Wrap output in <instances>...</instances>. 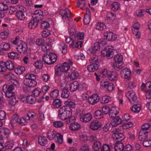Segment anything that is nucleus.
Masks as SVG:
<instances>
[{
	"instance_id": "a18cd8bd",
	"label": "nucleus",
	"mask_w": 151,
	"mask_h": 151,
	"mask_svg": "<svg viewBox=\"0 0 151 151\" xmlns=\"http://www.w3.org/2000/svg\"><path fill=\"white\" fill-rule=\"evenodd\" d=\"M36 116V114L33 112H29L25 117V118L27 120H29L32 121L33 119Z\"/></svg>"
},
{
	"instance_id": "c756f323",
	"label": "nucleus",
	"mask_w": 151,
	"mask_h": 151,
	"mask_svg": "<svg viewBox=\"0 0 151 151\" xmlns=\"http://www.w3.org/2000/svg\"><path fill=\"white\" fill-rule=\"evenodd\" d=\"M108 78L110 80L115 81L118 79V75L115 72H110L109 74Z\"/></svg>"
},
{
	"instance_id": "0eeeda50",
	"label": "nucleus",
	"mask_w": 151,
	"mask_h": 151,
	"mask_svg": "<svg viewBox=\"0 0 151 151\" xmlns=\"http://www.w3.org/2000/svg\"><path fill=\"white\" fill-rule=\"evenodd\" d=\"M12 121L14 123H18L22 125H26L27 124V122L24 118L22 117L19 118L18 115L15 114L13 115Z\"/></svg>"
},
{
	"instance_id": "338daca9",
	"label": "nucleus",
	"mask_w": 151,
	"mask_h": 151,
	"mask_svg": "<svg viewBox=\"0 0 151 151\" xmlns=\"http://www.w3.org/2000/svg\"><path fill=\"white\" fill-rule=\"evenodd\" d=\"M110 71H109L107 69H104L102 70L100 75L102 76L103 77H108L109 75V73H110Z\"/></svg>"
},
{
	"instance_id": "4468645a",
	"label": "nucleus",
	"mask_w": 151,
	"mask_h": 151,
	"mask_svg": "<svg viewBox=\"0 0 151 151\" xmlns=\"http://www.w3.org/2000/svg\"><path fill=\"white\" fill-rule=\"evenodd\" d=\"M73 63L70 60H69L67 62H64L60 66L63 72H65L70 69V66L73 65Z\"/></svg>"
},
{
	"instance_id": "bb28decb",
	"label": "nucleus",
	"mask_w": 151,
	"mask_h": 151,
	"mask_svg": "<svg viewBox=\"0 0 151 151\" xmlns=\"http://www.w3.org/2000/svg\"><path fill=\"white\" fill-rule=\"evenodd\" d=\"M10 133V131L7 128L2 127L0 129V136L7 137Z\"/></svg>"
},
{
	"instance_id": "3c124183",
	"label": "nucleus",
	"mask_w": 151,
	"mask_h": 151,
	"mask_svg": "<svg viewBox=\"0 0 151 151\" xmlns=\"http://www.w3.org/2000/svg\"><path fill=\"white\" fill-rule=\"evenodd\" d=\"M59 95L58 90L55 89L52 91L50 94L51 98L52 99H54L57 98Z\"/></svg>"
},
{
	"instance_id": "39448f33",
	"label": "nucleus",
	"mask_w": 151,
	"mask_h": 151,
	"mask_svg": "<svg viewBox=\"0 0 151 151\" xmlns=\"http://www.w3.org/2000/svg\"><path fill=\"white\" fill-rule=\"evenodd\" d=\"M146 92V98L147 99L151 98V82H147L145 84L144 83L142 84L141 85V90H144Z\"/></svg>"
},
{
	"instance_id": "f3484780",
	"label": "nucleus",
	"mask_w": 151,
	"mask_h": 151,
	"mask_svg": "<svg viewBox=\"0 0 151 151\" xmlns=\"http://www.w3.org/2000/svg\"><path fill=\"white\" fill-rule=\"evenodd\" d=\"M4 77L8 80H14V82L13 83V84L15 86H17L19 85L18 82L16 79V76L12 73L9 72L7 73L5 75Z\"/></svg>"
},
{
	"instance_id": "7c9ffc66",
	"label": "nucleus",
	"mask_w": 151,
	"mask_h": 151,
	"mask_svg": "<svg viewBox=\"0 0 151 151\" xmlns=\"http://www.w3.org/2000/svg\"><path fill=\"white\" fill-rule=\"evenodd\" d=\"M58 46L59 49L63 53L65 54L67 52L68 46L65 43L62 42H60Z\"/></svg>"
},
{
	"instance_id": "72a5a7b5",
	"label": "nucleus",
	"mask_w": 151,
	"mask_h": 151,
	"mask_svg": "<svg viewBox=\"0 0 151 151\" xmlns=\"http://www.w3.org/2000/svg\"><path fill=\"white\" fill-rule=\"evenodd\" d=\"M38 141L39 143L42 146H45L47 143V140L45 137L41 136L38 137Z\"/></svg>"
},
{
	"instance_id": "cd10ccee",
	"label": "nucleus",
	"mask_w": 151,
	"mask_h": 151,
	"mask_svg": "<svg viewBox=\"0 0 151 151\" xmlns=\"http://www.w3.org/2000/svg\"><path fill=\"white\" fill-rule=\"evenodd\" d=\"M79 87L78 83L75 81L70 83V90L72 91H74L78 89Z\"/></svg>"
},
{
	"instance_id": "f257e3e1",
	"label": "nucleus",
	"mask_w": 151,
	"mask_h": 151,
	"mask_svg": "<svg viewBox=\"0 0 151 151\" xmlns=\"http://www.w3.org/2000/svg\"><path fill=\"white\" fill-rule=\"evenodd\" d=\"M25 77L24 83L26 86L30 87H34L36 86L37 82L35 81L36 77L35 75L27 74L26 75Z\"/></svg>"
},
{
	"instance_id": "de8ad7c7",
	"label": "nucleus",
	"mask_w": 151,
	"mask_h": 151,
	"mask_svg": "<svg viewBox=\"0 0 151 151\" xmlns=\"http://www.w3.org/2000/svg\"><path fill=\"white\" fill-rule=\"evenodd\" d=\"M70 36L69 37L65 38V41L67 43H69L71 41L72 42H73V41L75 40V36L74 35L73 32H70Z\"/></svg>"
},
{
	"instance_id": "ddd939ff",
	"label": "nucleus",
	"mask_w": 151,
	"mask_h": 151,
	"mask_svg": "<svg viewBox=\"0 0 151 151\" xmlns=\"http://www.w3.org/2000/svg\"><path fill=\"white\" fill-rule=\"evenodd\" d=\"M120 73L122 78L128 79H130L131 72L129 69L125 68L123 69Z\"/></svg>"
},
{
	"instance_id": "864d4df0",
	"label": "nucleus",
	"mask_w": 151,
	"mask_h": 151,
	"mask_svg": "<svg viewBox=\"0 0 151 151\" xmlns=\"http://www.w3.org/2000/svg\"><path fill=\"white\" fill-rule=\"evenodd\" d=\"M49 56L51 62V64L54 63L57 60V55L55 53H50L49 54Z\"/></svg>"
},
{
	"instance_id": "a19ab883",
	"label": "nucleus",
	"mask_w": 151,
	"mask_h": 151,
	"mask_svg": "<svg viewBox=\"0 0 151 151\" xmlns=\"http://www.w3.org/2000/svg\"><path fill=\"white\" fill-rule=\"evenodd\" d=\"M38 22L33 19L31 20L28 23V27L31 29H34L37 25Z\"/></svg>"
},
{
	"instance_id": "6ab92c4d",
	"label": "nucleus",
	"mask_w": 151,
	"mask_h": 151,
	"mask_svg": "<svg viewBox=\"0 0 151 151\" xmlns=\"http://www.w3.org/2000/svg\"><path fill=\"white\" fill-rule=\"evenodd\" d=\"M92 118V116L90 113H87L81 115L80 120L83 122H88L90 121Z\"/></svg>"
},
{
	"instance_id": "c9c22d12",
	"label": "nucleus",
	"mask_w": 151,
	"mask_h": 151,
	"mask_svg": "<svg viewBox=\"0 0 151 151\" xmlns=\"http://www.w3.org/2000/svg\"><path fill=\"white\" fill-rule=\"evenodd\" d=\"M0 48L2 50L6 51L8 50L10 48V46L8 43L3 42L0 44Z\"/></svg>"
},
{
	"instance_id": "393cba45",
	"label": "nucleus",
	"mask_w": 151,
	"mask_h": 151,
	"mask_svg": "<svg viewBox=\"0 0 151 151\" xmlns=\"http://www.w3.org/2000/svg\"><path fill=\"white\" fill-rule=\"evenodd\" d=\"M121 119L119 116L113 119L111 123V124L112 127H116L121 123Z\"/></svg>"
},
{
	"instance_id": "09e8293b",
	"label": "nucleus",
	"mask_w": 151,
	"mask_h": 151,
	"mask_svg": "<svg viewBox=\"0 0 151 151\" xmlns=\"http://www.w3.org/2000/svg\"><path fill=\"white\" fill-rule=\"evenodd\" d=\"M66 110V120H68L69 118L72 115V111L70 107L68 106H65Z\"/></svg>"
},
{
	"instance_id": "58836bf2",
	"label": "nucleus",
	"mask_w": 151,
	"mask_h": 151,
	"mask_svg": "<svg viewBox=\"0 0 151 151\" xmlns=\"http://www.w3.org/2000/svg\"><path fill=\"white\" fill-rule=\"evenodd\" d=\"M6 69H8L9 70L13 69L14 68V65L12 61L10 60H8L5 62Z\"/></svg>"
},
{
	"instance_id": "774afa93",
	"label": "nucleus",
	"mask_w": 151,
	"mask_h": 151,
	"mask_svg": "<svg viewBox=\"0 0 151 151\" xmlns=\"http://www.w3.org/2000/svg\"><path fill=\"white\" fill-rule=\"evenodd\" d=\"M111 9L113 11H116L118 10L120 7V4L117 2H114L112 5Z\"/></svg>"
},
{
	"instance_id": "c03bdc74",
	"label": "nucleus",
	"mask_w": 151,
	"mask_h": 151,
	"mask_svg": "<svg viewBox=\"0 0 151 151\" xmlns=\"http://www.w3.org/2000/svg\"><path fill=\"white\" fill-rule=\"evenodd\" d=\"M25 70V68L23 66H19L14 69L15 73L18 75L22 73Z\"/></svg>"
},
{
	"instance_id": "6e6d98bb",
	"label": "nucleus",
	"mask_w": 151,
	"mask_h": 151,
	"mask_svg": "<svg viewBox=\"0 0 151 151\" xmlns=\"http://www.w3.org/2000/svg\"><path fill=\"white\" fill-rule=\"evenodd\" d=\"M141 106L140 104H134L131 108L132 111L135 113H137L141 109Z\"/></svg>"
},
{
	"instance_id": "052dcab7",
	"label": "nucleus",
	"mask_w": 151,
	"mask_h": 151,
	"mask_svg": "<svg viewBox=\"0 0 151 151\" xmlns=\"http://www.w3.org/2000/svg\"><path fill=\"white\" fill-rule=\"evenodd\" d=\"M133 124L131 122H129L123 123L122 126V127L123 129H128L133 126Z\"/></svg>"
},
{
	"instance_id": "2f4dec72",
	"label": "nucleus",
	"mask_w": 151,
	"mask_h": 151,
	"mask_svg": "<svg viewBox=\"0 0 151 151\" xmlns=\"http://www.w3.org/2000/svg\"><path fill=\"white\" fill-rule=\"evenodd\" d=\"M54 139H55L57 143L61 144L63 142V135L60 133H56Z\"/></svg>"
},
{
	"instance_id": "bf43d9fd",
	"label": "nucleus",
	"mask_w": 151,
	"mask_h": 151,
	"mask_svg": "<svg viewBox=\"0 0 151 151\" xmlns=\"http://www.w3.org/2000/svg\"><path fill=\"white\" fill-rule=\"evenodd\" d=\"M9 57L13 59H17L19 57V54L16 52H12L8 54Z\"/></svg>"
},
{
	"instance_id": "5701e85b",
	"label": "nucleus",
	"mask_w": 151,
	"mask_h": 151,
	"mask_svg": "<svg viewBox=\"0 0 151 151\" xmlns=\"http://www.w3.org/2000/svg\"><path fill=\"white\" fill-rule=\"evenodd\" d=\"M119 109L117 107H113L111 108L109 112V115L110 117L113 118L116 116L119 113Z\"/></svg>"
},
{
	"instance_id": "1a4fd4ad",
	"label": "nucleus",
	"mask_w": 151,
	"mask_h": 151,
	"mask_svg": "<svg viewBox=\"0 0 151 151\" xmlns=\"http://www.w3.org/2000/svg\"><path fill=\"white\" fill-rule=\"evenodd\" d=\"M119 129L115 128L114 130H113V133L112 135V138L114 140H121L124 138L123 134L119 132Z\"/></svg>"
},
{
	"instance_id": "603ef678",
	"label": "nucleus",
	"mask_w": 151,
	"mask_h": 151,
	"mask_svg": "<svg viewBox=\"0 0 151 151\" xmlns=\"http://www.w3.org/2000/svg\"><path fill=\"white\" fill-rule=\"evenodd\" d=\"M70 93V91L68 89H64L62 92L61 96L64 98H67L69 96Z\"/></svg>"
},
{
	"instance_id": "f8f14e48",
	"label": "nucleus",
	"mask_w": 151,
	"mask_h": 151,
	"mask_svg": "<svg viewBox=\"0 0 151 151\" xmlns=\"http://www.w3.org/2000/svg\"><path fill=\"white\" fill-rule=\"evenodd\" d=\"M43 13L42 11L41 10H35L32 15L33 19L38 22L41 20L43 18Z\"/></svg>"
},
{
	"instance_id": "4be33fe9",
	"label": "nucleus",
	"mask_w": 151,
	"mask_h": 151,
	"mask_svg": "<svg viewBox=\"0 0 151 151\" xmlns=\"http://www.w3.org/2000/svg\"><path fill=\"white\" fill-rule=\"evenodd\" d=\"M56 133L53 129H50L46 132L47 137L50 140H52L55 139Z\"/></svg>"
},
{
	"instance_id": "423d86ee",
	"label": "nucleus",
	"mask_w": 151,
	"mask_h": 151,
	"mask_svg": "<svg viewBox=\"0 0 151 151\" xmlns=\"http://www.w3.org/2000/svg\"><path fill=\"white\" fill-rule=\"evenodd\" d=\"M27 44L23 41H20L16 47L17 51L20 53L25 54L27 51Z\"/></svg>"
},
{
	"instance_id": "4c0bfd02",
	"label": "nucleus",
	"mask_w": 151,
	"mask_h": 151,
	"mask_svg": "<svg viewBox=\"0 0 151 151\" xmlns=\"http://www.w3.org/2000/svg\"><path fill=\"white\" fill-rule=\"evenodd\" d=\"M124 145L122 142L116 143L114 146L115 151H123Z\"/></svg>"
},
{
	"instance_id": "f03ea898",
	"label": "nucleus",
	"mask_w": 151,
	"mask_h": 151,
	"mask_svg": "<svg viewBox=\"0 0 151 151\" xmlns=\"http://www.w3.org/2000/svg\"><path fill=\"white\" fill-rule=\"evenodd\" d=\"M114 54V48L111 46H109L104 48L101 51V55L104 57H106L110 59L113 57Z\"/></svg>"
},
{
	"instance_id": "9b49d317",
	"label": "nucleus",
	"mask_w": 151,
	"mask_h": 151,
	"mask_svg": "<svg viewBox=\"0 0 151 151\" xmlns=\"http://www.w3.org/2000/svg\"><path fill=\"white\" fill-rule=\"evenodd\" d=\"M126 96L131 103H134L137 100V97L136 94L132 91L127 92Z\"/></svg>"
},
{
	"instance_id": "ea45409f",
	"label": "nucleus",
	"mask_w": 151,
	"mask_h": 151,
	"mask_svg": "<svg viewBox=\"0 0 151 151\" xmlns=\"http://www.w3.org/2000/svg\"><path fill=\"white\" fill-rule=\"evenodd\" d=\"M114 59L115 63L120 64L123 61V56L120 54H117L114 56Z\"/></svg>"
},
{
	"instance_id": "a211bd4d",
	"label": "nucleus",
	"mask_w": 151,
	"mask_h": 151,
	"mask_svg": "<svg viewBox=\"0 0 151 151\" xmlns=\"http://www.w3.org/2000/svg\"><path fill=\"white\" fill-rule=\"evenodd\" d=\"M66 107L64 106L60 108L58 111V117L62 120H66Z\"/></svg>"
},
{
	"instance_id": "9d476101",
	"label": "nucleus",
	"mask_w": 151,
	"mask_h": 151,
	"mask_svg": "<svg viewBox=\"0 0 151 151\" xmlns=\"http://www.w3.org/2000/svg\"><path fill=\"white\" fill-rule=\"evenodd\" d=\"M104 39L109 41H114L117 37L115 33L110 32H105L104 33Z\"/></svg>"
},
{
	"instance_id": "0e129e2a",
	"label": "nucleus",
	"mask_w": 151,
	"mask_h": 151,
	"mask_svg": "<svg viewBox=\"0 0 151 151\" xmlns=\"http://www.w3.org/2000/svg\"><path fill=\"white\" fill-rule=\"evenodd\" d=\"M106 28V26L103 23L98 22L96 24V28L99 30H103Z\"/></svg>"
},
{
	"instance_id": "79ce46f5",
	"label": "nucleus",
	"mask_w": 151,
	"mask_h": 151,
	"mask_svg": "<svg viewBox=\"0 0 151 151\" xmlns=\"http://www.w3.org/2000/svg\"><path fill=\"white\" fill-rule=\"evenodd\" d=\"M42 60L45 63L48 65H51V62L50 59L49 54L47 53L45 54L42 57Z\"/></svg>"
},
{
	"instance_id": "412c9836",
	"label": "nucleus",
	"mask_w": 151,
	"mask_h": 151,
	"mask_svg": "<svg viewBox=\"0 0 151 151\" xmlns=\"http://www.w3.org/2000/svg\"><path fill=\"white\" fill-rule=\"evenodd\" d=\"M36 98L32 95H29L27 96L26 98V101L23 100V99H22V101L25 102L26 101L29 104H32L35 103L36 101Z\"/></svg>"
},
{
	"instance_id": "69168bd1",
	"label": "nucleus",
	"mask_w": 151,
	"mask_h": 151,
	"mask_svg": "<svg viewBox=\"0 0 151 151\" xmlns=\"http://www.w3.org/2000/svg\"><path fill=\"white\" fill-rule=\"evenodd\" d=\"M64 125V123L60 121L55 122L53 123V126L56 128H60Z\"/></svg>"
},
{
	"instance_id": "6e6552de",
	"label": "nucleus",
	"mask_w": 151,
	"mask_h": 151,
	"mask_svg": "<svg viewBox=\"0 0 151 151\" xmlns=\"http://www.w3.org/2000/svg\"><path fill=\"white\" fill-rule=\"evenodd\" d=\"M99 97L97 94H94L88 98V101L90 104L94 105L97 103L99 100Z\"/></svg>"
},
{
	"instance_id": "4d7b16f0",
	"label": "nucleus",
	"mask_w": 151,
	"mask_h": 151,
	"mask_svg": "<svg viewBox=\"0 0 151 151\" xmlns=\"http://www.w3.org/2000/svg\"><path fill=\"white\" fill-rule=\"evenodd\" d=\"M65 106H70L72 108H74L75 106V104L73 101L71 100H68L65 102Z\"/></svg>"
},
{
	"instance_id": "13d9d810",
	"label": "nucleus",
	"mask_w": 151,
	"mask_h": 151,
	"mask_svg": "<svg viewBox=\"0 0 151 151\" xmlns=\"http://www.w3.org/2000/svg\"><path fill=\"white\" fill-rule=\"evenodd\" d=\"M111 100V98L109 96H103L101 99V102L103 104L108 103Z\"/></svg>"
},
{
	"instance_id": "dca6fc26",
	"label": "nucleus",
	"mask_w": 151,
	"mask_h": 151,
	"mask_svg": "<svg viewBox=\"0 0 151 151\" xmlns=\"http://www.w3.org/2000/svg\"><path fill=\"white\" fill-rule=\"evenodd\" d=\"M101 124L100 122L97 120H94L92 121L90 124V128L93 130L98 129L101 126Z\"/></svg>"
},
{
	"instance_id": "e2e57ef3",
	"label": "nucleus",
	"mask_w": 151,
	"mask_h": 151,
	"mask_svg": "<svg viewBox=\"0 0 151 151\" xmlns=\"http://www.w3.org/2000/svg\"><path fill=\"white\" fill-rule=\"evenodd\" d=\"M34 65L37 68L40 69L43 66V63L41 60H39L35 62Z\"/></svg>"
},
{
	"instance_id": "680f3d73",
	"label": "nucleus",
	"mask_w": 151,
	"mask_h": 151,
	"mask_svg": "<svg viewBox=\"0 0 151 151\" xmlns=\"http://www.w3.org/2000/svg\"><path fill=\"white\" fill-rule=\"evenodd\" d=\"M52 105L54 107L59 108L61 105V101L58 99L54 100L53 101Z\"/></svg>"
},
{
	"instance_id": "473e14b6",
	"label": "nucleus",
	"mask_w": 151,
	"mask_h": 151,
	"mask_svg": "<svg viewBox=\"0 0 151 151\" xmlns=\"http://www.w3.org/2000/svg\"><path fill=\"white\" fill-rule=\"evenodd\" d=\"M87 68L88 71L92 72L97 70L99 68V65L97 64H91L87 67Z\"/></svg>"
},
{
	"instance_id": "49530a36",
	"label": "nucleus",
	"mask_w": 151,
	"mask_h": 151,
	"mask_svg": "<svg viewBox=\"0 0 151 151\" xmlns=\"http://www.w3.org/2000/svg\"><path fill=\"white\" fill-rule=\"evenodd\" d=\"M51 48V45L50 43H46L42 45V50L45 52L49 50Z\"/></svg>"
},
{
	"instance_id": "aec40b11",
	"label": "nucleus",
	"mask_w": 151,
	"mask_h": 151,
	"mask_svg": "<svg viewBox=\"0 0 151 151\" xmlns=\"http://www.w3.org/2000/svg\"><path fill=\"white\" fill-rule=\"evenodd\" d=\"M70 74H69V77L71 80L76 79L79 76V74L75 68H72L70 70Z\"/></svg>"
},
{
	"instance_id": "b1692460",
	"label": "nucleus",
	"mask_w": 151,
	"mask_h": 151,
	"mask_svg": "<svg viewBox=\"0 0 151 151\" xmlns=\"http://www.w3.org/2000/svg\"><path fill=\"white\" fill-rule=\"evenodd\" d=\"M81 127L80 124L77 122H75L71 123L69 126L70 130L73 131H78Z\"/></svg>"
},
{
	"instance_id": "7ed1b4c3",
	"label": "nucleus",
	"mask_w": 151,
	"mask_h": 151,
	"mask_svg": "<svg viewBox=\"0 0 151 151\" xmlns=\"http://www.w3.org/2000/svg\"><path fill=\"white\" fill-rule=\"evenodd\" d=\"M60 13L62 16V19L64 22L68 23L69 21L71 20V12L68 9H62L60 11Z\"/></svg>"
},
{
	"instance_id": "f704fd0d",
	"label": "nucleus",
	"mask_w": 151,
	"mask_h": 151,
	"mask_svg": "<svg viewBox=\"0 0 151 151\" xmlns=\"http://www.w3.org/2000/svg\"><path fill=\"white\" fill-rule=\"evenodd\" d=\"M148 133L147 132H144L142 130H141L139 133L138 137L139 139L141 141L144 140L146 138Z\"/></svg>"
},
{
	"instance_id": "20e7f679",
	"label": "nucleus",
	"mask_w": 151,
	"mask_h": 151,
	"mask_svg": "<svg viewBox=\"0 0 151 151\" xmlns=\"http://www.w3.org/2000/svg\"><path fill=\"white\" fill-rule=\"evenodd\" d=\"M14 89V87L13 85H11L8 86L7 84H4L2 90L5 93L6 96L8 98H10L14 96V93L13 91Z\"/></svg>"
},
{
	"instance_id": "e433bc0d",
	"label": "nucleus",
	"mask_w": 151,
	"mask_h": 151,
	"mask_svg": "<svg viewBox=\"0 0 151 151\" xmlns=\"http://www.w3.org/2000/svg\"><path fill=\"white\" fill-rule=\"evenodd\" d=\"M101 143L99 141H96L94 142L92 148L93 150L95 151H98L101 147Z\"/></svg>"
},
{
	"instance_id": "5fc2aeb1",
	"label": "nucleus",
	"mask_w": 151,
	"mask_h": 151,
	"mask_svg": "<svg viewBox=\"0 0 151 151\" xmlns=\"http://www.w3.org/2000/svg\"><path fill=\"white\" fill-rule=\"evenodd\" d=\"M106 16L108 20L110 22L113 21L116 18L115 14L112 12L108 13Z\"/></svg>"
},
{
	"instance_id": "a878e982",
	"label": "nucleus",
	"mask_w": 151,
	"mask_h": 151,
	"mask_svg": "<svg viewBox=\"0 0 151 151\" xmlns=\"http://www.w3.org/2000/svg\"><path fill=\"white\" fill-rule=\"evenodd\" d=\"M9 3V0H4L3 2L0 3V10L4 11L7 9Z\"/></svg>"
},
{
	"instance_id": "37998d69",
	"label": "nucleus",
	"mask_w": 151,
	"mask_h": 151,
	"mask_svg": "<svg viewBox=\"0 0 151 151\" xmlns=\"http://www.w3.org/2000/svg\"><path fill=\"white\" fill-rule=\"evenodd\" d=\"M16 16L17 19L20 20H24L25 19V16L24 12L17 11L16 13Z\"/></svg>"
},
{
	"instance_id": "8fccbe9b",
	"label": "nucleus",
	"mask_w": 151,
	"mask_h": 151,
	"mask_svg": "<svg viewBox=\"0 0 151 151\" xmlns=\"http://www.w3.org/2000/svg\"><path fill=\"white\" fill-rule=\"evenodd\" d=\"M94 117L96 119H100L103 117V114L99 110H97L94 114Z\"/></svg>"
},
{
	"instance_id": "c85d7f7f",
	"label": "nucleus",
	"mask_w": 151,
	"mask_h": 151,
	"mask_svg": "<svg viewBox=\"0 0 151 151\" xmlns=\"http://www.w3.org/2000/svg\"><path fill=\"white\" fill-rule=\"evenodd\" d=\"M82 45L83 43L81 41L77 42L76 41V39L73 41V42H72L70 45L71 47L73 48H80L82 47Z\"/></svg>"
},
{
	"instance_id": "2eb2a0df",
	"label": "nucleus",
	"mask_w": 151,
	"mask_h": 151,
	"mask_svg": "<svg viewBox=\"0 0 151 151\" xmlns=\"http://www.w3.org/2000/svg\"><path fill=\"white\" fill-rule=\"evenodd\" d=\"M100 48V43L98 42H96L94 44L93 47H91L89 49L88 52L89 53L94 54L97 51H99Z\"/></svg>"
}]
</instances>
